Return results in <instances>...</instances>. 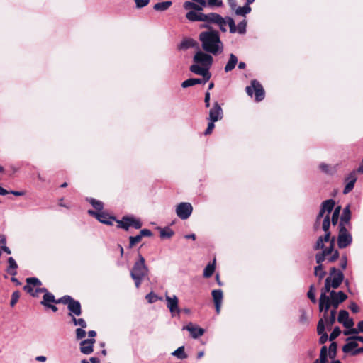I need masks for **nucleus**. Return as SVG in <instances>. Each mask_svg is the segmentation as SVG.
Here are the masks:
<instances>
[{"label": "nucleus", "instance_id": "nucleus-23", "mask_svg": "<svg viewBox=\"0 0 363 363\" xmlns=\"http://www.w3.org/2000/svg\"><path fill=\"white\" fill-rule=\"evenodd\" d=\"M330 225V219L329 216L326 215L324 217L323 223H322V228H323V231L325 233L324 237H323V242H327L328 241L330 242V240H331L330 232L329 230Z\"/></svg>", "mask_w": 363, "mask_h": 363}, {"label": "nucleus", "instance_id": "nucleus-34", "mask_svg": "<svg viewBox=\"0 0 363 363\" xmlns=\"http://www.w3.org/2000/svg\"><path fill=\"white\" fill-rule=\"evenodd\" d=\"M322 207L325 209V211H327V214L330 216V213L333 211L335 206V201L332 199H328L326 201H324L322 203Z\"/></svg>", "mask_w": 363, "mask_h": 363}, {"label": "nucleus", "instance_id": "nucleus-39", "mask_svg": "<svg viewBox=\"0 0 363 363\" xmlns=\"http://www.w3.org/2000/svg\"><path fill=\"white\" fill-rule=\"evenodd\" d=\"M251 7L250 6H238L235 11V14L238 16H245L246 14L251 12Z\"/></svg>", "mask_w": 363, "mask_h": 363}, {"label": "nucleus", "instance_id": "nucleus-62", "mask_svg": "<svg viewBox=\"0 0 363 363\" xmlns=\"http://www.w3.org/2000/svg\"><path fill=\"white\" fill-rule=\"evenodd\" d=\"M347 256L346 255H344L341 257V260H340V267L342 269H345L346 267H347Z\"/></svg>", "mask_w": 363, "mask_h": 363}, {"label": "nucleus", "instance_id": "nucleus-52", "mask_svg": "<svg viewBox=\"0 0 363 363\" xmlns=\"http://www.w3.org/2000/svg\"><path fill=\"white\" fill-rule=\"evenodd\" d=\"M145 298L147 299V301L150 303H155L156 302L159 298L158 296L156 295L155 294H154L153 292H150L149 294H147L145 296Z\"/></svg>", "mask_w": 363, "mask_h": 363}, {"label": "nucleus", "instance_id": "nucleus-43", "mask_svg": "<svg viewBox=\"0 0 363 363\" xmlns=\"http://www.w3.org/2000/svg\"><path fill=\"white\" fill-rule=\"evenodd\" d=\"M141 235H140L139 234L135 236H130L128 248H133L136 244L139 243L141 241Z\"/></svg>", "mask_w": 363, "mask_h": 363}, {"label": "nucleus", "instance_id": "nucleus-54", "mask_svg": "<svg viewBox=\"0 0 363 363\" xmlns=\"http://www.w3.org/2000/svg\"><path fill=\"white\" fill-rule=\"evenodd\" d=\"M208 1V6L210 7H220L223 6V1L222 0H207Z\"/></svg>", "mask_w": 363, "mask_h": 363}, {"label": "nucleus", "instance_id": "nucleus-38", "mask_svg": "<svg viewBox=\"0 0 363 363\" xmlns=\"http://www.w3.org/2000/svg\"><path fill=\"white\" fill-rule=\"evenodd\" d=\"M358 346V344L357 342L352 340L350 342H348L344 346L342 347V351L345 353H349L350 352H353L352 350L356 348Z\"/></svg>", "mask_w": 363, "mask_h": 363}, {"label": "nucleus", "instance_id": "nucleus-45", "mask_svg": "<svg viewBox=\"0 0 363 363\" xmlns=\"http://www.w3.org/2000/svg\"><path fill=\"white\" fill-rule=\"evenodd\" d=\"M347 319H349V313L345 310H340L339 312L337 321L342 324Z\"/></svg>", "mask_w": 363, "mask_h": 363}, {"label": "nucleus", "instance_id": "nucleus-49", "mask_svg": "<svg viewBox=\"0 0 363 363\" xmlns=\"http://www.w3.org/2000/svg\"><path fill=\"white\" fill-rule=\"evenodd\" d=\"M216 24L219 26L220 30L222 32H226V25H227V20L226 17L223 18L221 16H220V20H218Z\"/></svg>", "mask_w": 363, "mask_h": 363}, {"label": "nucleus", "instance_id": "nucleus-60", "mask_svg": "<svg viewBox=\"0 0 363 363\" xmlns=\"http://www.w3.org/2000/svg\"><path fill=\"white\" fill-rule=\"evenodd\" d=\"M350 309L352 311V313H357L359 311V306H357V304L354 302H352L350 304V306H349Z\"/></svg>", "mask_w": 363, "mask_h": 363}, {"label": "nucleus", "instance_id": "nucleus-47", "mask_svg": "<svg viewBox=\"0 0 363 363\" xmlns=\"http://www.w3.org/2000/svg\"><path fill=\"white\" fill-rule=\"evenodd\" d=\"M226 20H227V24H228V26H229L230 33H236V31H237V28H236V26H235V21H234V20L233 19V18H231V17H230V16H227V17H226Z\"/></svg>", "mask_w": 363, "mask_h": 363}, {"label": "nucleus", "instance_id": "nucleus-57", "mask_svg": "<svg viewBox=\"0 0 363 363\" xmlns=\"http://www.w3.org/2000/svg\"><path fill=\"white\" fill-rule=\"evenodd\" d=\"M215 122L216 121H209V123L208 124V127L204 133V134L206 135H209L212 133L213 128H215V124H214Z\"/></svg>", "mask_w": 363, "mask_h": 363}, {"label": "nucleus", "instance_id": "nucleus-2", "mask_svg": "<svg viewBox=\"0 0 363 363\" xmlns=\"http://www.w3.org/2000/svg\"><path fill=\"white\" fill-rule=\"evenodd\" d=\"M193 62L194 64L189 67V70L191 72L197 75L206 74V76L207 75L211 77V74L209 70L213 65V58L210 53L199 50L194 55Z\"/></svg>", "mask_w": 363, "mask_h": 363}, {"label": "nucleus", "instance_id": "nucleus-51", "mask_svg": "<svg viewBox=\"0 0 363 363\" xmlns=\"http://www.w3.org/2000/svg\"><path fill=\"white\" fill-rule=\"evenodd\" d=\"M341 333V330L338 326H336L334 328L333 330L330 333L329 336V339L330 341L334 340L336 339Z\"/></svg>", "mask_w": 363, "mask_h": 363}, {"label": "nucleus", "instance_id": "nucleus-31", "mask_svg": "<svg viewBox=\"0 0 363 363\" xmlns=\"http://www.w3.org/2000/svg\"><path fill=\"white\" fill-rule=\"evenodd\" d=\"M196 45V42L192 38H186L183 40L179 45L180 50H186L193 48Z\"/></svg>", "mask_w": 363, "mask_h": 363}, {"label": "nucleus", "instance_id": "nucleus-36", "mask_svg": "<svg viewBox=\"0 0 363 363\" xmlns=\"http://www.w3.org/2000/svg\"><path fill=\"white\" fill-rule=\"evenodd\" d=\"M216 260H213V262L212 264H208L203 270V277L206 278H208L211 277L215 271L216 264H215Z\"/></svg>", "mask_w": 363, "mask_h": 363}, {"label": "nucleus", "instance_id": "nucleus-9", "mask_svg": "<svg viewBox=\"0 0 363 363\" xmlns=\"http://www.w3.org/2000/svg\"><path fill=\"white\" fill-rule=\"evenodd\" d=\"M87 213L89 216L95 218L100 223L107 225H113V222L116 220V218L115 216H112L103 211L96 212L94 210L89 209Z\"/></svg>", "mask_w": 363, "mask_h": 363}, {"label": "nucleus", "instance_id": "nucleus-37", "mask_svg": "<svg viewBox=\"0 0 363 363\" xmlns=\"http://www.w3.org/2000/svg\"><path fill=\"white\" fill-rule=\"evenodd\" d=\"M174 234V232L169 227L161 228L160 231V236L161 238H170Z\"/></svg>", "mask_w": 363, "mask_h": 363}, {"label": "nucleus", "instance_id": "nucleus-19", "mask_svg": "<svg viewBox=\"0 0 363 363\" xmlns=\"http://www.w3.org/2000/svg\"><path fill=\"white\" fill-rule=\"evenodd\" d=\"M347 298V296L343 291H335L332 290L330 291L329 301L337 303H342Z\"/></svg>", "mask_w": 363, "mask_h": 363}, {"label": "nucleus", "instance_id": "nucleus-48", "mask_svg": "<svg viewBox=\"0 0 363 363\" xmlns=\"http://www.w3.org/2000/svg\"><path fill=\"white\" fill-rule=\"evenodd\" d=\"M246 27H247V21L245 20L242 21L238 23L237 28V31L240 34H245L246 33Z\"/></svg>", "mask_w": 363, "mask_h": 363}, {"label": "nucleus", "instance_id": "nucleus-8", "mask_svg": "<svg viewBox=\"0 0 363 363\" xmlns=\"http://www.w3.org/2000/svg\"><path fill=\"white\" fill-rule=\"evenodd\" d=\"M337 245L340 249L350 246L352 242V234L347 230V227L338 226Z\"/></svg>", "mask_w": 363, "mask_h": 363}, {"label": "nucleus", "instance_id": "nucleus-1", "mask_svg": "<svg viewBox=\"0 0 363 363\" xmlns=\"http://www.w3.org/2000/svg\"><path fill=\"white\" fill-rule=\"evenodd\" d=\"M201 28L208 29L201 32L199 35L203 51L215 56L220 55L223 52L224 45L220 40L219 32L213 30L208 24L201 25Z\"/></svg>", "mask_w": 363, "mask_h": 363}, {"label": "nucleus", "instance_id": "nucleus-56", "mask_svg": "<svg viewBox=\"0 0 363 363\" xmlns=\"http://www.w3.org/2000/svg\"><path fill=\"white\" fill-rule=\"evenodd\" d=\"M149 2L150 0H135V3L138 9L145 7L149 4Z\"/></svg>", "mask_w": 363, "mask_h": 363}, {"label": "nucleus", "instance_id": "nucleus-11", "mask_svg": "<svg viewBox=\"0 0 363 363\" xmlns=\"http://www.w3.org/2000/svg\"><path fill=\"white\" fill-rule=\"evenodd\" d=\"M335 238L333 237L330 240V246L328 247H323L322 251L316 253L315 255V261L316 263L323 262L326 257L330 255L334 250V245H335Z\"/></svg>", "mask_w": 363, "mask_h": 363}, {"label": "nucleus", "instance_id": "nucleus-4", "mask_svg": "<svg viewBox=\"0 0 363 363\" xmlns=\"http://www.w3.org/2000/svg\"><path fill=\"white\" fill-rule=\"evenodd\" d=\"M148 269L145 263V258L139 254L138 260L135 262L131 271L130 276L135 281L136 288H139L143 279L147 275Z\"/></svg>", "mask_w": 363, "mask_h": 363}, {"label": "nucleus", "instance_id": "nucleus-44", "mask_svg": "<svg viewBox=\"0 0 363 363\" xmlns=\"http://www.w3.org/2000/svg\"><path fill=\"white\" fill-rule=\"evenodd\" d=\"M315 286L313 284H311L309 287V290L307 293L308 298L311 300V301L313 303H316L317 299L315 295Z\"/></svg>", "mask_w": 363, "mask_h": 363}, {"label": "nucleus", "instance_id": "nucleus-26", "mask_svg": "<svg viewBox=\"0 0 363 363\" xmlns=\"http://www.w3.org/2000/svg\"><path fill=\"white\" fill-rule=\"evenodd\" d=\"M220 15L216 13H210L208 14L203 13V21L208 23H216L220 20Z\"/></svg>", "mask_w": 363, "mask_h": 363}, {"label": "nucleus", "instance_id": "nucleus-63", "mask_svg": "<svg viewBox=\"0 0 363 363\" xmlns=\"http://www.w3.org/2000/svg\"><path fill=\"white\" fill-rule=\"evenodd\" d=\"M354 340V341H359L363 343V336L356 335L351 336L347 338V341Z\"/></svg>", "mask_w": 363, "mask_h": 363}, {"label": "nucleus", "instance_id": "nucleus-53", "mask_svg": "<svg viewBox=\"0 0 363 363\" xmlns=\"http://www.w3.org/2000/svg\"><path fill=\"white\" fill-rule=\"evenodd\" d=\"M325 327L324 320L321 318L319 320V321L318 323L317 333H318V334L326 333L325 332Z\"/></svg>", "mask_w": 363, "mask_h": 363}, {"label": "nucleus", "instance_id": "nucleus-33", "mask_svg": "<svg viewBox=\"0 0 363 363\" xmlns=\"http://www.w3.org/2000/svg\"><path fill=\"white\" fill-rule=\"evenodd\" d=\"M172 355L176 357L179 359H184L188 357V355L185 352L184 346L178 347L176 350L172 352Z\"/></svg>", "mask_w": 363, "mask_h": 363}, {"label": "nucleus", "instance_id": "nucleus-21", "mask_svg": "<svg viewBox=\"0 0 363 363\" xmlns=\"http://www.w3.org/2000/svg\"><path fill=\"white\" fill-rule=\"evenodd\" d=\"M184 330H186L190 332L191 335L193 338L196 339L204 334L205 330L198 326L194 325L191 323L183 328Z\"/></svg>", "mask_w": 363, "mask_h": 363}, {"label": "nucleus", "instance_id": "nucleus-17", "mask_svg": "<svg viewBox=\"0 0 363 363\" xmlns=\"http://www.w3.org/2000/svg\"><path fill=\"white\" fill-rule=\"evenodd\" d=\"M201 76H202L201 79L190 78V79H188L184 81L182 83V88H187V87L192 86L196 84H204L207 82H208L211 79V77L207 76V75L206 76V74L201 75Z\"/></svg>", "mask_w": 363, "mask_h": 363}, {"label": "nucleus", "instance_id": "nucleus-13", "mask_svg": "<svg viewBox=\"0 0 363 363\" xmlns=\"http://www.w3.org/2000/svg\"><path fill=\"white\" fill-rule=\"evenodd\" d=\"M223 116V109L218 101L213 103L212 108L209 111L208 120L218 121L221 120Z\"/></svg>", "mask_w": 363, "mask_h": 363}, {"label": "nucleus", "instance_id": "nucleus-22", "mask_svg": "<svg viewBox=\"0 0 363 363\" xmlns=\"http://www.w3.org/2000/svg\"><path fill=\"white\" fill-rule=\"evenodd\" d=\"M77 325H79L80 328L76 329V338L77 340H82L86 336V333L84 328L87 327V324L84 318H78Z\"/></svg>", "mask_w": 363, "mask_h": 363}, {"label": "nucleus", "instance_id": "nucleus-29", "mask_svg": "<svg viewBox=\"0 0 363 363\" xmlns=\"http://www.w3.org/2000/svg\"><path fill=\"white\" fill-rule=\"evenodd\" d=\"M8 263H9V267L7 268V272L12 276L16 275L17 274L16 269L18 268V265H17L15 259L12 257H10L8 259Z\"/></svg>", "mask_w": 363, "mask_h": 363}, {"label": "nucleus", "instance_id": "nucleus-12", "mask_svg": "<svg viewBox=\"0 0 363 363\" xmlns=\"http://www.w3.org/2000/svg\"><path fill=\"white\" fill-rule=\"evenodd\" d=\"M165 299L167 301V307L169 308L170 313L172 315H174L175 313L179 315L181 311L179 308V299L177 296L176 295L169 296L166 294Z\"/></svg>", "mask_w": 363, "mask_h": 363}, {"label": "nucleus", "instance_id": "nucleus-40", "mask_svg": "<svg viewBox=\"0 0 363 363\" xmlns=\"http://www.w3.org/2000/svg\"><path fill=\"white\" fill-rule=\"evenodd\" d=\"M183 6L186 10L194 9V11H202V6H200L194 2L191 1H185Z\"/></svg>", "mask_w": 363, "mask_h": 363}, {"label": "nucleus", "instance_id": "nucleus-24", "mask_svg": "<svg viewBox=\"0 0 363 363\" xmlns=\"http://www.w3.org/2000/svg\"><path fill=\"white\" fill-rule=\"evenodd\" d=\"M323 302L324 303H323V306H320V305H319L320 312H324L323 318L327 317V313H328V310L330 307L333 308V309L331 311H335V312H336V310L337 309V308L339 307V305H340V303H337L335 302H330L329 299L328 300V301H323Z\"/></svg>", "mask_w": 363, "mask_h": 363}, {"label": "nucleus", "instance_id": "nucleus-61", "mask_svg": "<svg viewBox=\"0 0 363 363\" xmlns=\"http://www.w3.org/2000/svg\"><path fill=\"white\" fill-rule=\"evenodd\" d=\"M210 99H211V94L208 91L206 92L205 97H204V103H205V106L206 108H208L210 106Z\"/></svg>", "mask_w": 363, "mask_h": 363}, {"label": "nucleus", "instance_id": "nucleus-59", "mask_svg": "<svg viewBox=\"0 0 363 363\" xmlns=\"http://www.w3.org/2000/svg\"><path fill=\"white\" fill-rule=\"evenodd\" d=\"M343 326L345 327L346 328H349V329H351V328H353V325H354V321L352 318H349L347 319L346 321H345L343 323H342Z\"/></svg>", "mask_w": 363, "mask_h": 363}, {"label": "nucleus", "instance_id": "nucleus-58", "mask_svg": "<svg viewBox=\"0 0 363 363\" xmlns=\"http://www.w3.org/2000/svg\"><path fill=\"white\" fill-rule=\"evenodd\" d=\"M139 235H141V238H143V237H151L152 235V233L149 229H143L140 230Z\"/></svg>", "mask_w": 363, "mask_h": 363}, {"label": "nucleus", "instance_id": "nucleus-32", "mask_svg": "<svg viewBox=\"0 0 363 363\" xmlns=\"http://www.w3.org/2000/svg\"><path fill=\"white\" fill-rule=\"evenodd\" d=\"M86 200L90 203V204L96 209L95 211L100 212L104 209V203L102 201L96 200L94 198L86 199Z\"/></svg>", "mask_w": 363, "mask_h": 363}, {"label": "nucleus", "instance_id": "nucleus-50", "mask_svg": "<svg viewBox=\"0 0 363 363\" xmlns=\"http://www.w3.org/2000/svg\"><path fill=\"white\" fill-rule=\"evenodd\" d=\"M19 298H20V292L18 291H16L12 293L11 299V302H10V305L11 307H13L16 304Z\"/></svg>", "mask_w": 363, "mask_h": 363}, {"label": "nucleus", "instance_id": "nucleus-6", "mask_svg": "<svg viewBox=\"0 0 363 363\" xmlns=\"http://www.w3.org/2000/svg\"><path fill=\"white\" fill-rule=\"evenodd\" d=\"M246 93L248 96H252L255 92V101L259 102L264 99L265 91L262 84L256 79L251 81L250 86L245 88Z\"/></svg>", "mask_w": 363, "mask_h": 363}, {"label": "nucleus", "instance_id": "nucleus-18", "mask_svg": "<svg viewBox=\"0 0 363 363\" xmlns=\"http://www.w3.org/2000/svg\"><path fill=\"white\" fill-rule=\"evenodd\" d=\"M27 284L23 286L24 291L33 296H35L33 286H39L42 284L41 281L36 277H29L26 279Z\"/></svg>", "mask_w": 363, "mask_h": 363}, {"label": "nucleus", "instance_id": "nucleus-10", "mask_svg": "<svg viewBox=\"0 0 363 363\" xmlns=\"http://www.w3.org/2000/svg\"><path fill=\"white\" fill-rule=\"evenodd\" d=\"M193 211L190 203L182 202L176 207V214L182 220H186L189 218Z\"/></svg>", "mask_w": 363, "mask_h": 363}, {"label": "nucleus", "instance_id": "nucleus-55", "mask_svg": "<svg viewBox=\"0 0 363 363\" xmlns=\"http://www.w3.org/2000/svg\"><path fill=\"white\" fill-rule=\"evenodd\" d=\"M325 247L323 243V239L322 236H320L315 243V245L313 247V249L315 250H319V249H323Z\"/></svg>", "mask_w": 363, "mask_h": 363}, {"label": "nucleus", "instance_id": "nucleus-3", "mask_svg": "<svg viewBox=\"0 0 363 363\" xmlns=\"http://www.w3.org/2000/svg\"><path fill=\"white\" fill-rule=\"evenodd\" d=\"M344 277V274L341 270L337 269L335 267L330 268V277L325 279L324 286L321 289L319 298V305L320 306H323V301H328L329 296L327 294H330V291H332L331 288L334 289H337L342 283Z\"/></svg>", "mask_w": 363, "mask_h": 363}, {"label": "nucleus", "instance_id": "nucleus-16", "mask_svg": "<svg viewBox=\"0 0 363 363\" xmlns=\"http://www.w3.org/2000/svg\"><path fill=\"white\" fill-rule=\"evenodd\" d=\"M96 340L94 338H89L82 340L80 346V352L84 354H90L94 351V345Z\"/></svg>", "mask_w": 363, "mask_h": 363}, {"label": "nucleus", "instance_id": "nucleus-64", "mask_svg": "<svg viewBox=\"0 0 363 363\" xmlns=\"http://www.w3.org/2000/svg\"><path fill=\"white\" fill-rule=\"evenodd\" d=\"M320 337L319 338V343L320 344H324L327 342V340H328V335L327 333H322V334H320Z\"/></svg>", "mask_w": 363, "mask_h": 363}, {"label": "nucleus", "instance_id": "nucleus-25", "mask_svg": "<svg viewBox=\"0 0 363 363\" xmlns=\"http://www.w3.org/2000/svg\"><path fill=\"white\" fill-rule=\"evenodd\" d=\"M58 299H55V296L49 292L43 295V300L40 302V304L46 306L51 303H55L56 304L57 303H62V302H57Z\"/></svg>", "mask_w": 363, "mask_h": 363}, {"label": "nucleus", "instance_id": "nucleus-5", "mask_svg": "<svg viewBox=\"0 0 363 363\" xmlns=\"http://www.w3.org/2000/svg\"><path fill=\"white\" fill-rule=\"evenodd\" d=\"M57 302H62V304L67 306V308L69 311V316H72V315L79 316L82 315V311L80 302L74 300L72 296L65 295L58 298Z\"/></svg>", "mask_w": 363, "mask_h": 363}, {"label": "nucleus", "instance_id": "nucleus-35", "mask_svg": "<svg viewBox=\"0 0 363 363\" xmlns=\"http://www.w3.org/2000/svg\"><path fill=\"white\" fill-rule=\"evenodd\" d=\"M317 264L318 265L314 268V274L318 277L319 281H321L322 279L326 275V272L323 269L322 262Z\"/></svg>", "mask_w": 363, "mask_h": 363}, {"label": "nucleus", "instance_id": "nucleus-14", "mask_svg": "<svg viewBox=\"0 0 363 363\" xmlns=\"http://www.w3.org/2000/svg\"><path fill=\"white\" fill-rule=\"evenodd\" d=\"M357 173L358 172L356 170H353L345 177V182L346 184L343 189L344 194H347L354 189L357 179Z\"/></svg>", "mask_w": 363, "mask_h": 363}, {"label": "nucleus", "instance_id": "nucleus-15", "mask_svg": "<svg viewBox=\"0 0 363 363\" xmlns=\"http://www.w3.org/2000/svg\"><path fill=\"white\" fill-rule=\"evenodd\" d=\"M351 211H350V206L348 204L345 206L342 211V213L340 216L339 227H349L351 228Z\"/></svg>", "mask_w": 363, "mask_h": 363}, {"label": "nucleus", "instance_id": "nucleus-46", "mask_svg": "<svg viewBox=\"0 0 363 363\" xmlns=\"http://www.w3.org/2000/svg\"><path fill=\"white\" fill-rule=\"evenodd\" d=\"M337 343L335 342H333L330 346H329V348H328V355L330 357V358L331 359H334L336 356V352H337Z\"/></svg>", "mask_w": 363, "mask_h": 363}, {"label": "nucleus", "instance_id": "nucleus-28", "mask_svg": "<svg viewBox=\"0 0 363 363\" xmlns=\"http://www.w3.org/2000/svg\"><path fill=\"white\" fill-rule=\"evenodd\" d=\"M238 62V57L233 53L230 54V58L225 67V72H229L232 71Z\"/></svg>", "mask_w": 363, "mask_h": 363}, {"label": "nucleus", "instance_id": "nucleus-30", "mask_svg": "<svg viewBox=\"0 0 363 363\" xmlns=\"http://www.w3.org/2000/svg\"><path fill=\"white\" fill-rule=\"evenodd\" d=\"M172 4L171 1H162L155 4L153 9L157 11H167Z\"/></svg>", "mask_w": 363, "mask_h": 363}, {"label": "nucleus", "instance_id": "nucleus-42", "mask_svg": "<svg viewBox=\"0 0 363 363\" xmlns=\"http://www.w3.org/2000/svg\"><path fill=\"white\" fill-rule=\"evenodd\" d=\"M336 312L335 311H330V315L327 313V317L324 318L328 326H332L335 322Z\"/></svg>", "mask_w": 363, "mask_h": 363}, {"label": "nucleus", "instance_id": "nucleus-7", "mask_svg": "<svg viewBox=\"0 0 363 363\" xmlns=\"http://www.w3.org/2000/svg\"><path fill=\"white\" fill-rule=\"evenodd\" d=\"M116 222L118 223L117 227L118 228H122L126 231L129 230L130 227L140 229L143 225L142 222L139 219L131 216H124L121 220L116 219Z\"/></svg>", "mask_w": 363, "mask_h": 363}, {"label": "nucleus", "instance_id": "nucleus-41", "mask_svg": "<svg viewBox=\"0 0 363 363\" xmlns=\"http://www.w3.org/2000/svg\"><path fill=\"white\" fill-rule=\"evenodd\" d=\"M340 211H341V206H337L335 207V208L333 213L332 218H331V223L333 225H336L338 223Z\"/></svg>", "mask_w": 363, "mask_h": 363}, {"label": "nucleus", "instance_id": "nucleus-20", "mask_svg": "<svg viewBox=\"0 0 363 363\" xmlns=\"http://www.w3.org/2000/svg\"><path fill=\"white\" fill-rule=\"evenodd\" d=\"M211 294L215 304L216 313L217 314H219L223 301V291L220 289H215L212 291Z\"/></svg>", "mask_w": 363, "mask_h": 363}, {"label": "nucleus", "instance_id": "nucleus-27", "mask_svg": "<svg viewBox=\"0 0 363 363\" xmlns=\"http://www.w3.org/2000/svg\"><path fill=\"white\" fill-rule=\"evenodd\" d=\"M186 18L190 21H203V13L190 11L186 13Z\"/></svg>", "mask_w": 363, "mask_h": 363}]
</instances>
